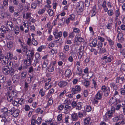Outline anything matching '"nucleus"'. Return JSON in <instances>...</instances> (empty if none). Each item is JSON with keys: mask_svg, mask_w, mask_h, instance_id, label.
<instances>
[{"mask_svg": "<svg viewBox=\"0 0 125 125\" xmlns=\"http://www.w3.org/2000/svg\"><path fill=\"white\" fill-rule=\"evenodd\" d=\"M67 84V83L65 81H60L58 83L59 86L61 87H63L66 86Z\"/></svg>", "mask_w": 125, "mask_h": 125, "instance_id": "obj_14", "label": "nucleus"}, {"mask_svg": "<svg viewBox=\"0 0 125 125\" xmlns=\"http://www.w3.org/2000/svg\"><path fill=\"white\" fill-rule=\"evenodd\" d=\"M81 90V87L77 85L75 88H73L71 90L72 93L74 94H76Z\"/></svg>", "mask_w": 125, "mask_h": 125, "instance_id": "obj_7", "label": "nucleus"}, {"mask_svg": "<svg viewBox=\"0 0 125 125\" xmlns=\"http://www.w3.org/2000/svg\"><path fill=\"white\" fill-rule=\"evenodd\" d=\"M107 40L109 42L110 45L111 46H112L114 44L113 41L110 38L107 39Z\"/></svg>", "mask_w": 125, "mask_h": 125, "instance_id": "obj_56", "label": "nucleus"}, {"mask_svg": "<svg viewBox=\"0 0 125 125\" xmlns=\"http://www.w3.org/2000/svg\"><path fill=\"white\" fill-rule=\"evenodd\" d=\"M13 55L12 54L11 52L8 53L6 55L5 57H6V58L7 59L10 58V59L13 58Z\"/></svg>", "mask_w": 125, "mask_h": 125, "instance_id": "obj_25", "label": "nucleus"}, {"mask_svg": "<svg viewBox=\"0 0 125 125\" xmlns=\"http://www.w3.org/2000/svg\"><path fill=\"white\" fill-rule=\"evenodd\" d=\"M82 103H79L77 104V107L76 109L78 110H80L82 108V105L81 104Z\"/></svg>", "mask_w": 125, "mask_h": 125, "instance_id": "obj_55", "label": "nucleus"}, {"mask_svg": "<svg viewBox=\"0 0 125 125\" xmlns=\"http://www.w3.org/2000/svg\"><path fill=\"white\" fill-rule=\"evenodd\" d=\"M9 29V28L7 27H6L5 26H1L0 30H1L2 32L4 33L6 32L7 31H8Z\"/></svg>", "mask_w": 125, "mask_h": 125, "instance_id": "obj_20", "label": "nucleus"}, {"mask_svg": "<svg viewBox=\"0 0 125 125\" xmlns=\"http://www.w3.org/2000/svg\"><path fill=\"white\" fill-rule=\"evenodd\" d=\"M69 50V47L68 45L65 44L63 49V52L66 53Z\"/></svg>", "mask_w": 125, "mask_h": 125, "instance_id": "obj_21", "label": "nucleus"}, {"mask_svg": "<svg viewBox=\"0 0 125 125\" xmlns=\"http://www.w3.org/2000/svg\"><path fill=\"white\" fill-rule=\"evenodd\" d=\"M14 7L12 5L9 6V12L11 13H13L14 11Z\"/></svg>", "mask_w": 125, "mask_h": 125, "instance_id": "obj_28", "label": "nucleus"}, {"mask_svg": "<svg viewBox=\"0 0 125 125\" xmlns=\"http://www.w3.org/2000/svg\"><path fill=\"white\" fill-rule=\"evenodd\" d=\"M72 74L71 71L70 69H67L65 71V75L67 77L70 76Z\"/></svg>", "mask_w": 125, "mask_h": 125, "instance_id": "obj_24", "label": "nucleus"}, {"mask_svg": "<svg viewBox=\"0 0 125 125\" xmlns=\"http://www.w3.org/2000/svg\"><path fill=\"white\" fill-rule=\"evenodd\" d=\"M48 63V60H44L42 65V67L45 68L47 67V65Z\"/></svg>", "mask_w": 125, "mask_h": 125, "instance_id": "obj_33", "label": "nucleus"}, {"mask_svg": "<svg viewBox=\"0 0 125 125\" xmlns=\"http://www.w3.org/2000/svg\"><path fill=\"white\" fill-rule=\"evenodd\" d=\"M24 99L23 98L21 99L18 101V103L20 105L23 104L24 103Z\"/></svg>", "mask_w": 125, "mask_h": 125, "instance_id": "obj_50", "label": "nucleus"}, {"mask_svg": "<svg viewBox=\"0 0 125 125\" xmlns=\"http://www.w3.org/2000/svg\"><path fill=\"white\" fill-rule=\"evenodd\" d=\"M6 115H4L3 116H2L1 118H2V119L1 120V121L2 122H4V123L3 124L4 125H5V123H6L7 119L6 118Z\"/></svg>", "mask_w": 125, "mask_h": 125, "instance_id": "obj_41", "label": "nucleus"}, {"mask_svg": "<svg viewBox=\"0 0 125 125\" xmlns=\"http://www.w3.org/2000/svg\"><path fill=\"white\" fill-rule=\"evenodd\" d=\"M54 66L53 65H51L49 67L48 71L49 72H52L54 71Z\"/></svg>", "mask_w": 125, "mask_h": 125, "instance_id": "obj_43", "label": "nucleus"}, {"mask_svg": "<svg viewBox=\"0 0 125 125\" xmlns=\"http://www.w3.org/2000/svg\"><path fill=\"white\" fill-rule=\"evenodd\" d=\"M28 51H29L30 53H28V51H26L25 53V54L28 57V58L30 57L31 59L32 58L33 60V58L34 56V52L33 50H29Z\"/></svg>", "mask_w": 125, "mask_h": 125, "instance_id": "obj_6", "label": "nucleus"}, {"mask_svg": "<svg viewBox=\"0 0 125 125\" xmlns=\"http://www.w3.org/2000/svg\"><path fill=\"white\" fill-rule=\"evenodd\" d=\"M31 58L27 57V59H25L24 61L23 68L27 69L28 67L31 65Z\"/></svg>", "mask_w": 125, "mask_h": 125, "instance_id": "obj_3", "label": "nucleus"}, {"mask_svg": "<svg viewBox=\"0 0 125 125\" xmlns=\"http://www.w3.org/2000/svg\"><path fill=\"white\" fill-rule=\"evenodd\" d=\"M8 0H4L3 1V4L5 7H6L8 6Z\"/></svg>", "mask_w": 125, "mask_h": 125, "instance_id": "obj_62", "label": "nucleus"}, {"mask_svg": "<svg viewBox=\"0 0 125 125\" xmlns=\"http://www.w3.org/2000/svg\"><path fill=\"white\" fill-rule=\"evenodd\" d=\"M123 34H122L121 35H119L118 36H118H117V38L118 41H124V39L123 38Z\"/></svg>", "mask_w": 125, "mask_h": 125, "instance_id": "obj_32", "label": "nucleus"}, {"mask_svg": "<svg viewBox=\"0 0 125 125\" xmlns=\"http://www.w3.org/2000/svg\"><path fill=\"white\" fill-rule=\"evenodd\" d=\"M8 111V109L5 107H4L1 109V111L3 112L5 114Z\"/></svg>", "mask_w": 125, "mask_h": 125, "instance_id": "obj_61", "label": "nucleus"}, {"mask_svg": "<svg viewBox=\"0 0 125 125\" xmlns=\"http://www.w3.org/2000/svg\"><path fill=\"white\" fill-rule=\"evenodd\" d=\"M75 55L74 54H72L71 55H70L68 58V61L70 62H72L73 61L74 58L75 57V59L77 57L75 56Z\"/></svg>", "mask_w": 125, "mask_h": 125, "instance_id": "obj_17", "label": "nucleus"}, {"mask_svg": "<svg viewBox=\"0 0 125 125\" xmlns=\"http://www.w3.org/2000/svg\"><path fill=\"white\" fill-rule=\"evenodd\" d=\"M13 63L11 62H8L7 63V67L9 68H12Z\"/></svg>", "mask_w": 125, "mask_h": 125, "instance_id": "obj_49", "label": "nucleus"}, {"mask_svg": "<svg viewBox=\"0 0 125 125\" xmlns=\"http://www.w3.org/2000/svg\"><path fill=\"white\" fill-rule=\"evenodd\" d=\"M53 103V100L52 99V98L51 97L49 99V101H48V105H52Z\"/></svg>", "mask_w": 125, "mask_h": 125, "instance_id": "obj_57", "label": "nucleus"}, {"mask_svg": "<svg viewBox=\"0 0 125 125\" xmlns=\"http://www.w3.org/2000/svg\"><path fill=\"white\" fill-rule=\"evenodd\" d=\"M106 51V50L105 48H101L100 49L99 52L100 53H104Z\"/></svg>", "mask_w": 125, "mask_h": 125, "instance_id": "obj_53", "label": "nucleus"}, {"mask_svg": "<svg viewBox=\"0 0 125 125\" xmlns=\"http://www.w3.org/2000/svg\"><path fill=\"white\" fill-rule=\"evenodd\" d=\"M85 110L86 111L89 112L91 111V108L90 106L86 105L84 107Z\"/></svg>", "mask_w": 125, "mask_h": 125, "instance_id": "obj_38", "label": "nucleus"}, {"mask_svg": "<svg viewBox=\"0 0 125 125\" xmlns=\"http://www.w3.org/2000/svg\"><path fill=\"white\" fill-rule=\"evenodd\" d=\"M59 55L60 58L62 60H63L65 57V55H64L63 53L62 52H60L59 53Z\"/></svg>", "mask_w": 125, "mask_h": 125, "instance_id": "obj_30", "label": "nucleus"}, {"mask_svg": "<svg viewBox=\"0 0 125 125\" xmlns=\"http://www.w3.org/2000/svg\"><path fill=\"white\" fill-rule=\"evenodd\" d=\"M74 36L75 34L74 32H72L69 34V37L71 38H73L74 37Z\"/></svg>", "mask_w": 125, "mask_h": 125, "instance_id": "obj_64", "label": "nucleus"}, {"mask_svg": "<svg viewBox=\"0 0 125 125\" xmlns=\"http://www.w3.org/2000/svg\"><path fill=\"white\" fill-rule=\"evenodd\" d=\"M7 27L10 30H13L14 29V24H13L12 22L10 21H8L7 23Z\"/></svg>", "mask_w": 125, "mask_h": 125, "instance_id": "obj_9", "label": "nucleus"}, {"mask_svg": "<svg viewBox=\"0 0 125 125\" xmlns=\"http://www.w3.org/2000/svg\"><path fill=\"white\" fill-rule=\"evenodd\" d=\"M35 60L39 61V60L40 58V55L38 53H36L35 55Z\"/></svg>", "mask_w": 125, "mask_h": 125, "instance_id": "obj_46", "label": "nucleus"}, {"mask_svg": "<svg viewBox=\"0 0 125 125\" xmlns=\"http://www.w3.org/2000/svg\"><path fill=\"white\" fill-rule=\"evenodd\" d=\"M36 118V116L35 115H33L32 117V119L31 120V125H34L36 123L35 119Z\"/></svg>", "mask_w": 125, "mask_h": 125, "instance_id": "obj_27", "label": "nucleus"}, {"mask_svg": "<svg viewBox=\"0 0 125 125\" xmlns=\"http://www.w3.org/2000/svg\"><path fill=\"white\" fill-rule=\"evenodd\" d=\"M101 90L104 92V94L105 96L107 97L108 96L110 93V90L109 87L107 88L105 86H103Z\"/></svg>", "mask_w": 125, "mask_h": 125, "instance_id": "obj_4", "label": "nucleus"}, {"mask_svg": "<svg viewBox=\"0 0 125 125\" xmlns=\"http://www.w3.org/2000/svg\"><path fill=\"white\" fill-rule=\"evenodd\" d=\"M107 12L109 16H111L114 14L113 11L112 10H108Z\"/></svg>", "mask_w": 125, "mask_h": 125, "instance_id": "obj_45", "label": "nucleus"}, {"mask_svg": "<svg viewBox=\"0 0 125 125\" xmlns=\"http://www.w3.org/2000/svg\"><path fill=\"white\" fill-rule=\"evenodd\" d=\"M64 106L62 104H61L59 105L58 107V109L60 111L62 110L64 108Z\"/></svg>", "mask_w": 125, "mask_h": 125, "instance_id": "obj_63", "label": "nucleus"}, {"mask_svg": "<svg viewBox=\"0 0 125 125\" xmlns=\"http://www.w3.org/2000/svg\"><path fill=\"white\" fill-rule=\"evenodd\" d=\"M77 69L76 73L78 75H80L82 73V69L79 66L77 67Z\"/></svg>", "mask_w": 125, "mask_h": 125, "instance_id": "obj_26", "label": "nucleus"}, {"mask_svg": "<svg viewBox=\"0 0 125 125\" xmlns=\"http://www.w3.org/2000/svg\"><path fill=\"white\" fill-rule=\"evenodd\" d=\"M53 34L55 36V38L58 39L59 38L58 40L59 41V42H61L62 40V39L61 38H60L62 35V32L60 31L58 32V30L56 29L55 30V31L53 32Z\"/></svg>", "mask_w": 125, "mask_h": 125, "instance_id": "obj_5", "label": "nucleus"}, {"mask_svg": "<svg viewBox=\"0 0 125 125\" xmlns=\"http://www.w3.org/2000/svg\"><path fill=\"white\" fill-rule=\"evenodd\" d=\"M14 109L12 115L14 117H16L18 116L20 111L18 109Z\"/></svg>", "mask_w": 125, "mask_h": 125, "instance_id": "obj_16", "label": "nucleus"}, {"mask_svg": "<svg viewBox=\"0 0 125 125\" xmlns=\"http://www.w3.org/2000/svg\"><path fill=\"white\" fill-rule=\"evenodd\" d=\"M66 90H64L63 92H61L59 96V98H61L63 96L64 94L66 93Z\"/></svg>", "mask_w": 125, "mask_h": 125, "instance_id": "obj_47", "label": "nucleus"}, {"mask_svg": "<svg viewBox=\"0 0 125 125\" xmlns=\"http://www.w3.org/2000/svg\"><path fill=\"white\" fill-rule=\"evenodd\" d=\"M124 80V78L123 77L120 78V77H117L116 79V82L117 83H123V81Z\"/></svg>", "mask_w": 125, "mask_h": 125, "instance_id": "obj_12", "label": "nucleus"}, {"mask_svg": "<svg viewBox=\"0 0 125 125\" xmlns=\"http://www.w3.org/2000/svg\"><path fill=\"white\" fill-rule=\"evenodd\" d=\"M86 112L84 111H83L82 112H79L78 113L79 117L81 118L83 116H84L86 115Z\"/></svg>", "mask_w": 125, "mask_h": 125, "instance_id": "obj_36", "label": "nucleus"}, {"mask_svg": "<svg viewBox=\"0 0 125 125\" xmlns=\"http://www.w3.org/2000/svg\"><path fill=\"white\" fill-rule=\"evenodd\" d=\"M14 108H12L10 110H8V111L5 114L8 116H10L13 113V111Z\"/></svg>", "mask_w": 125, "mask_h": 125, "instance_id": "obj_23", "label": "nucleus"}, {"mask_svg": "<svg viewBox=\"0 0 125 125\" xmlns=\"http://www.w3.org/2000/svg\"><path fill=\"white\" fill-rule=\"evenodd\" d=\"M103 92L101 91H98L95 96L96 98L97 99H100L102 97Z\"/></svg>", "mask_w": 125, "mask_h": 125, "instance_id": "obj_13", "label": "nucleus"}, {"mask_svg": "<svg viewBox=\"0 0 125 125\" xmlns=\"http://www.w3.org/2000/svg\"><path fill=\"white\" fill-rule=\"evenodd\" d=\"M32 42L33 44L35 46H36L38 44V42L37 41L33 38H32Z\"/></svg>", "mask_w": 125, "mask_h": 125, "instance_id": "obj_48", "label": "nucleus"}, {"mask_svg": "<svg viewBox=\"0 0 125 125\" xmlns=\"http://www.w3.org/2000/svg\"><path fill=\"white\" fill-rule=\"evenodd\" d=\"M84 85L86 87L88 86L90 84V82L87 80H85L83 82Z\"/></svg>", "mask_w": 125, "mask_h": 125, "instance_id": "obj_52", "label": "nucleus"}, {"mask_svg": "<svg viewBox=\"0 0 125 125\" xmlns=\"http://www.w3.org/2000/svg\"><path fill=\"white\" fill-rule=\"evenodd\" d=\"M29 84V83H27L26 82L25 83L24 85V88L25 90L26 91H27L28 89Z\"/></svg>", "mask_w": 125, "mask_h": 125, "instance_id": "obj_51", "label": "nucleus"}, {"mask_svg": "<svg viewBox=\"0 0 125 125\" xmlns=\"http://www.w3.org/2000/svg\"><path fill=\"white\" fill-rule=\"evenodd\" d=\"M115 108L114 107H113L111 108V110L108 111L106 114L108 117L110 118L113 117V114L115 112Z\"/></svg>", "mask_w": 125, "mask_h": 125, "instance_id": "obj_8", "label": "nucleus"}, {"mask_svg": "<svg viewBox=\"0 0 125 125\" xmlns=\"http://www.w3.org/2000/svg\"><path fill=\"white\" fill-rule=\"evenodd\" d=\"M84 3L80 1L77 3V12L79 13H81L83 11L84 8Z\"/></svg>", "mask_w": 125, "mask_h": 125, "instance_id": "obj_2", "label": "nucleus"}, {"mask_svg": "<svg viewBox=\"0 0 125 125\" xmlns=\"http://www.w3.org/2000/svg\"><path fill=\"white\" fill-rule=\"evenodd\" d=\"M97 40L96 39H93L92 42L90 44V46L92 47H95L97 45Z\"/></svg>", "mask_w": 125, "mask_h": 125, "instance_id": "obj_15", "label": "nucleus"}, {"mask_svg": "<svg viewBox=\"0 0 125 125\" xmlns=\"http://www.w3.org/2000/svg\"><path fill=\"white\" fill-rule=\"evenodd\" d=\"M20 78L19 76L17 74L14 75L12 78V80L13 83H18L19 80Z\"/></svg>", "mask_w": 125, "mask_h": 125, "instance_id": "obj_10", "label": "nucleus"}, {"mask_svg": "<svg viewBox=\"0 0 125 125\" xmlns=\"http://www.w3.org/2000/svg\"><path fill=\"white\" fill-rule=\"evenodd\" d=\"M11 96H12L14 98H16L17 96V93L13 91H12L11 93Z\"/></svg>", "mask_w": 125, "mask_h": 125, "instance_id": "obj_59", "label": "nucleus"}, {"mask_svg": "<svg viewBox=\"0 0 125 125\" xmlns=\"http://www.w3.org/2000/svg\"><path fill=\"white\" fill-rule=\"evenodd\" d=\"M22 49L24 52H26V51H28L27 50V47L26 45H24L22 47Z\"/></svg>", "mask_w": 125, "mask_h": 125, "instance_id": "obj_58", "label": "nucleus"}, {"mask_svg": "<svg viewBox=\"0 0 125 125\" xmlns=\"http://www.w3.org/2000/svg\"><path fill=\"white\" fill-rule=\"evenodd\" d=\"M72 119L73 121L77 120L78 118L77 114L75 113H73L71 115Z\"/></svg>", "mask_w": 125, "mask_h": 125, "instance_id": "obj_18", "label": "nucleus"}, {"mask_svg": "<svg viewBox=\"0 0 125 125\" xmlns=\"http://www.w3.org/2000/svg\"><path fill=\"white\" fill-rule=\"evenodd\" d=\"M45 10L46 9L45 8L40 9L38 11V13L39 14H42L45 12Z\"/></svg>", "mask_w": 125, "mask_h": 125, "instance_id": "obj_42", "label": "nucleus"}, {"mask_svg": "<svg viewBox=\"0 0 125 125\" xmlns=\"http://www.w3.org/2000/svg\"><path fill=\"white\" fill-rule=\"evenodd\" d=\"M102 59L103 60L106 59V62H107L106 60H107V61L108 62H110L112 60L111 58L110 57H107V56H105L104 57L102 58Z\"/></svg>", "mask_w": 125, "mask_h": 125, "instance_id": "obj_29", "label": "nucleus"}, {"mask_svg": "<svg viewBox=\"0 0 125 125\" xmlns=\"http://www.w3.org/2000/svg\"><path fill=\"white\" fill-rule=\"evenodd\" d=\"M39 93L41 94V97H42L45 95V91H44L42 89H41L40 90Z\"/></svg>", "mask_w": 125, "mask_h": 125, "instance_id": "obj_44", "label": "nucleus"}, {"mask_svg": "<svg viewBox=\"0 0 125 125\" xmlns=\"http://www.w3.org/2000/svg\"><path fill=\"white\" fill-rule=\"evenodd\" d=\"M46 48L45 46L42 45L39 47L37 49V51L38 52H41L42 49H45Z\"/></svg>", "mask_w": 125, "mask_h": 125, "instance_id": "obj_31", "label": "nucleus"}, {"mask_svg": "<svg viewBox=\"0 0 125 125\" xmlns=\"http://www.w3.org/2000/svg\"><path fill=\"white\" fill-rule=\"evenodd\" d=\"M47 12L49 15L50 16H53L54 12L53 11L52 9H49L47 10Z\"/></svg>", "mask_w": 125, "mask_h": 125, "instance_id": "obj_40", "label": "nucleus"}, {"mask_svg": "<svg viewBox=\"0 0 125 125\" xmlns=\"http://www.w3.org/2000/svg\"><path fill=\"white\" fill-rule=\"evenodd\" d=\"M90 120V118L88 117L85 118L84 120V123L85 125H87L89 124Z\"/></svg>", "mask_w": 125, "mask_h": 125, "instance_id": "obj_34", "label": "nucleus"}, {"mask_svg": "<svg viewBox=\"0 0 125 125\" xmlns=\"http://www.w3.org/2000/svg\"><path fill=\"white\" fill-rule=\"evenodd\" d=\"M37 6V2L35 1L33 2L31 5V8L34 9L36 8Z\"/></svg>", "mask_w": 125, "mask_h": 125, "instance_id": "obj_35", "label": "nucleus"}, {"mask_svg": "<svg viewBox=\"0 0 125 125\" xmlns=\"http://www.w3.org/2000/svg\"><path fill=\"white\" fill-rule=\"evenodd\" d=\"M13 43L12 42L10 41L8 42L7 45V47L9 48H11L13 47Z\"/></svg>", "mask_w": 125, "mask_h": 125, "instance_id": "obj_37", "label": "nucleus"}, {"mask_svg": "<svg viewBox=\"0 0 125 125\" xmlns=\"http://www.w3.org/2000/svg\"><path fill=\"white\" fill-rule=\"evenodd\" d=\"M8 59L6 58V57H4L2 62L4 65H5L6 63H7Z\"/></svg>", "mask_w": 125, "mask_h": 125, "instance_id": "obj_39", "label": "nucleus"}, {"mask_svg": "<svg viewBox=\"0 0 125 125\" xmlns=\"http://www.w3.org/2000/svg\"><path fill=\"white\" fill-rule=\"evenodd\" d=\"M27 74V73L26 72L23 71L20 74L21 78L22 79H24L25 78Z\"/></svg>", "mask_w": 125, "mask_h": 125, "instance_id": "obj_22", "label": "nucleus"}, {"mask_svg": "<svg viewBox=\"0 0 125 125\" xmlns=\"http://www.w3.org/2000/svg\"><path fill=\"white\" fill-rule=\"evenodd\" d=\"M3 73L6 75H9L12 76L15 72L14 69L13 68H9L7 66L3 67L2 68Z\"/></svg>", "mask_w": 125, "mask_h": 125, "instance_id": "obj_1", "label": "nucleus"}, {"mask_svg": "<svg viewBox=\"0 0 125 125\" xmlns=\"http://www.w3.org/2000/svg\"><path fill=\"white\" fill-rule=\"evenodd\" d=\"M5 81V78L3 76H0V82L3 83Z\"/></svg>", "mask_w": 125, "mask_h": 125, "instance_id": "obj_54", "label": "nucleus"}, {"mask_svg": "<svg viewBox=\"0 0 125 125\" xmlns=\"http://www.w3.org/2000/svg\"><path fill=\"white\" fill-rule=\"evenodd\" d=\"M14 98L11 95H8L7 97V100L9 102H11L13 100Z\"/></svg>", "mask_w": 125, "mask_h": 125, "instance_id": "obj_60", "label": "nucleus"}, {"mask_svg": "<svg viewBox=\"0 0 125 125\" xmlns=\"http://www.w3.org/2000/svg\"><path fill=\"white\" fill-rule=\"evenodd\" d=\"M111 87L114 90H117L118 88L115 82H112L110 84Z\"/></svg>", "mask_w": 125, "mask_h": 125, "instance_id": "obj_19", "label": "nucleus"}, {"mask_svg": "<svg viewBox=\"0 0 125 125\" xmlns=\"http://www.w3.org/2000/svg\"><path fill=\"white\" fill-rule=\"evenodd\" d=\"M106 1L104 0L103 1L102 5V7L105 12H107L108 10V8L106 6Z\"/></svg>", "mask_w": 125, "mask_h": 125, "instance_id": "obj_11", "label": "nucleus"}]
</instances>
